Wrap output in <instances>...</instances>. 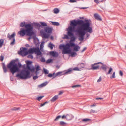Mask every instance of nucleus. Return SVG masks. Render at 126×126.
Instances as JSON below:
<instances>
[{
	"mask_svg": "<svg viewBox=\"0 0 126 126\" xmlns=\"http://www.w3.org/2000/svg\"><path fill=\"white\" fill-rule=\"evenodd\" d=\"M25 46L26 47H30V46H29V45L28 44H26L25 45Z\"/></svg>",
	"mask_w": 126,
	"mask_h": 126,
	"instance_id": "obj_60",
	"label": "nucleus"
},
{
	"mask_svg": "<svg viewBox=\"0 0 126 126\" xmlns=\"http://www.w3.org/2000/svg\"><path fill=\"white\" fill-rule=\"evenodd\" d=\"M2 68L4 72L5 73H6L7 72V69L4 63H2Z\"/></svg>",
	"mask_w": 126,
	"mask_h": 126,
	"instance_id": "obj_20",
	"label": "nucleus"
},
{
	"mask_svg": "<svg viewBox=\"0 0 126 126\" xmlns=\"http://www.w3.org/2000/svg\"><path fill=\"white\" fill-rule=\"evenodd\" d=\"M50 39L52 40H53L54 39V37L53 36H51L50 37Z\"/></svg>",
	"mask_w": 126,
	"mask_h": 126,
	"instance_id": "obj_59",
	"label": "nucleus"
},
{
	"mask_svg": "<svg viewBox=\"0 0 126 126\" xmlns=\"http://www.w3.org/2000/svg\"><path fill=\"white\" fill-rule=\"evenodd\" d=\"M54 46V45L51 42H50V43H49L48 45L49 47L51 49H52L53 48V47Z\"/></svg>",
	"mask_w": 126,
	"mask_h": 126,
	"instance_id": "obj_27",
	"label": "nucleus"
},
{
	"mask_svg": "<svg viewBox=\"0 0 126 126\" xmlns=\"http://www.w3.org/2000/svg\"><path fill=\"white\" fill-rule=\"evenodd\" d=\"M80 65L81 66V68H84V64L83 63H81L80 64Z\"/></svg>",
	"mask_w": 126,
	"mask_h": 126,
	"instance_id": "obj_45",
	"label": "nucleus"
},
{
	"mask_svg": "<svg viewBox=\"0 0 126 126\" xmlns=\"http://www.w3.org/2000/svg\"><path fill=\"white\" fill-rule=\"evenodd\" d=\"M20 108L19 107L16 108L14 107L13 108L11 109V110L12 111H17L19 110H20Z\"/></svg>",
	"mask_w": 126,
	"mask_h": 126,
	"instance_id": "obj_26",
	"label": "nucleus"
},
{
	"mask_svg": "<svg viewBox=\"0 0 126 126\" xmlns=\"http://www.w3.org/2000/svg\"><path fill=\"white\" fill-rule=\"evenodd\" d=\"M87 49V48L86 47H84L83 49L81 51V52H83L85 50Z\"/></svg>",
	"mask_w": 126,
	"mask_h": 126,
	"instance_id": "obj_55",
	"label": "nucleus"
},
{
	"mask_svg": "<svg viewBox=\"0 0 126 126\" xmlns=\"http://www.w3.org/2000/svg\"><path fill=\"white\" fill-rule=\"evenodd\" d=\"M113 69L111 67H110L109 68L108 71V72L106 73V74H110L111 72L112 71Z\"/></svg>",
	"mask_w": 126,
	"mask_h": 126,
	"instance_id": "obj_32",
	"label": "nucleus"
},
{
	"mask_svg": "<svg viewBox=\"0 0 126 126\" xmlns=\"http://www.w3.org/2000/svg\"><path fill=\"white\" fill-rule=\"evenodd\" d=\"M98 0H94V2L97 4L99 3V2Z\"/></svg>",
	"mask_w": 126,
	"mask_h": 126,
	"instance_id": "obj_49",
	"label": "nucleus"
},
{
	"mask_svg": "<svg viewBox=\"0 0 126 126\" xmlns=\"http://www.w3.org/2000/svg\"><path fill=\"white\" fill-rule=\"evenodd\" d=\"M44 97V96H39L37 97L36 98V99L38 100L39 101H40Z\"/></svg>",
	"mask_w": 126,
	"mask_h": 126,
	"instance_id": "obj_35",
	"label": "nucleus"
},
{
	"mask_svg": "<svg viewBox=\"0 0 126 126\" xmlns=\"http://www.w3.org/2000/svg\"><path fill=\"white\" fill-rule=\"evenodd\" d=\"M47 76L48 77H50V78H51V77H52L53 76H52V74H51V73L49 74H48V75Z\"/></svg>",
	"mask_w": 126,
	"mask_h": 126,
	"instance_id": "obj_47",
	"label": "nucleus"
},
{
	"mask_svg": "<svg viewBox=\"0 0 126 126\" xmlns=\"http://www.w3.org/2000/svg\"><path fill=\"white\" fill-rule=\"evenodd\" d=\"M86 39H87L90 36V34H89L87 33L86 34Z\"/></svg>",
	"mask_w": 126,
	"mask_h": 126,
	"instance_id": "obj_52",
	"label": "nucleus"
},
{
	"mask_svg": "<svg viewBox=\"0 0 126 126\" xmlns=\"http://www.w3.org/2000/svg\"><path fill=\"white\" fill-rule=\"evenodd\" d=\"M81 85H76L73 86V88H74L77 87H81Z\"/></svg>",
	"mask_w": 126,
	"mask_h": 126,
	"instance_id": "obj_41",
	"label": "nucleus"
},
{
	"mask_svg": "<svg viewBox=\"0 0 126 126\" xmlns=\"http://www.w3.org/2000/svg\"><path fill=\"white\" fill-rule=\"evenodd\" d=\"M94 17L95 19L99 21H102V19L100 15L97 13H95L94 14Z\"/></svg>",
	"mask_w": 126,
	"mask_h": 126,
	"instance_id": "obj_16",
	"label": "nucleus"
},
{
	"mask_svg": "<svg viewBox=\"0 0 126 126\" xmlns=\"http://www.w3.org/2000/svg\"><path fill=\"white\" fill-rule=\"evenodd\" d=\"M72 70H74L75 71H80V70L79 68L78 67H76L74 68L73 69L71 68Z\"/></svg>",
	"mask_w": 126,
	"mask_h": 126,
	"instance_id": "obj_38",
	"label": "nucleus"
},
{
	"mask_svg": "<svg viewBox=\"0 0 126 126\" xmlns=\"http://www.w3.org/2000/svg\"><path fill=\"white\" fill-rule=\"evenodd\" d=\"M71 21V25L75 27L74 31L76 35L79 37L78 39L82 41L86 33L88 32L91 33L93 31L92 24L88 19L74 20Z\"/></svg>",
	"mask_w": 126,
	"mask_h": 126,
	"instance_id": "obj_1",
	"label": "nucleus"
},
{
	"mask_svg": "<svg viewBox=\"0 0 126 126\" xmlns=\"http://www.w3.org/2000/svg\"><path fill=\"white\" fill-rule=\"evenodd\" d=\"M47 82H45L42 83L39 85V87H44L46 85L48 84Z\"/></svg>",
	"mask_w": 126,
	"mask_h": 126,
	"instance_id": "obj_21",
	"label": "nucleus"
},
{
	"mask_svg": "<svg viewBox=\"0 0 126 126\" xmlns=\"http://www.w3.org/2000/svg\"><path fill=\"white\" fill-rule=\"evenodd\" d=\"M91 67V68L89 69L96 70L99 69L100 70L102 69L106 72L107 69V65L101 62L95 63L94 64H92Z\"/></svg>",
	"mask_w": 126,
	"mask_h": 126,
	"instance_id": "obj_6",
	"label": "nucleus"
},
{
	"mask_svg": "<svg viewBox=\"0 0 126 126\" xmlns=\"http://www.w3.org/2000/svg\"><path fill=\"white\" fill-rule=\"evenodd\" d=\"M90 120V119L88 118H85L82 119V121L83 122H86L88 121H89Z\"/></svg>",
	"mask_w": 126,
	"mask_h": 126,
	"instance_id": "obj_39",
	"label": "nucleus"
},
{
	"mask_svg": "<svg viewBox=\"0 0 126 126\" xmlns=\"http://www.w3.org/2000/svg\"><path fill=\"white\" fill-rule=\"evenodd\" d=\"M63 93V92L62 91H60L59 92V93L58 94V95H60L61 94H62Z\"/></svg>",
	"mask_w": 126,
	"mask_h": 126,
	"instance_id": "obj_57",
	"label": "nucleus"
},
{
	"mask_svg": "<svg viewBox=\"0 0 126 126\" xmlns=\"http://www.w3.org/2000/svg\"><path fill=\"white\" fill-rule=\"evenodd\" d=\"M52 24L54 26H58L59 25V22H55L53 21H51Z\"/></svg>",
	"mask_w": 126,
	"mask_h": 126,
	"instance_id": "obj_25",
	"label": "nucleus"
},
{
	"mask_svg": "<svg viewBox=\"0 0 126 126\" xmlns=\"http://www.w3.org/2000/svg\"><path fill=\"white\" fill-rule=\"evenodd\" d=\"M38 77L37 76H34L33 77V79L34 80H35L37 79Z\"/></svg>",
	"mask_w": 126,
	"mask_h": 126,
	"instance_id": "obj_43",
	"label": "nucleus"
},
{
	"mask_svg": "<svg viewBox=\"0 0 126 126\" xmlns=\"http://www.w3.org/2000/svg\"><path fill=\"white\" fill-rule=\"evenodd\" d=\"M104 1V0H100V1H99L100 3V2H103Z\"/></svg>",
	"mask_w": 126,
	"mask_h": 126,
	"instance_id": "obj_63",
	"label": "nucleus"
},
{
	"mask_svg": "<svg viewBox=\"0 0 126 126\" xmlns=\"http://www.w3.org/2000/svg\"><path fill=\"white\" fill-rule=\"evenodd\" d=\"M30 23L26 24L24 21L21 23L20 27H25V28H21L18 32V33L20 34L21 36H24L25 35L30 36Z\"/></svg>",
	"mask_w": 126,
	"mask_h": 126,
	"instance_id": "obj_4",
	"label": "nucleus"
},
{
	"mask_svg": "<svg viewBox=\"0 0 126 126\" xmlns=\"http://www.w3.org/2000/svg\"><path fill=\"white\" fill-rule=\"evenodd\" d=\"M69 48L73 47L74 50L75 51H78L79 50V49L80 48V47L78 45H76L75 44V45H74L73 46L70 45L69 46Z\"/></svg>",
	"mask_w": 126,
	"mask_h": 126,
	"instance_id": "obj_15",
	"label": "nucleus"
},
{
	"mask_svg": "<svg viewBox=\"0 0 126 126\" xmlns=\"http://www.w3.org/2000/svg\"><path fill=\"white\" fill-rule=\"evenodd\" d=\"M4 40L3 39H0V47L1 48L2 47L4 43Z\"/></svg>",
	"mask_w": 126,
	"mask_h": 126,
	"instance_id": "obj_23",
	"label": "nucleus"
},
{
	"mask_svg": "<svg viewBox=\"0 0 126 126\" xmlns=\"http://www.w3.org/2000/svg\"><path fill=\"white\" fill-rule=\"evenodd\" d=\"M15 32H13V34L11 35H10L9 33H8L7 37V38H8L9 40H11L12 38L13 39V41L11 42L10 45H13L15 43V39L14 38L15 36Z\"/></svg>",
	"mask_w": 126,
	"mask_h": 126,
	"instance_id": "obj_13",
	"label": "nucleus"
},
{
	"mask_svg": "<svg viewBox=\"0 0 126 126\" xmlns=\"http://www.w3.org/2000/svg\"><path fill=\"white\" fill-rule=\"evenodd\" d=\"M43 72L46 74H47L48 73V71L45 68H44L43 69Z\"/></svg>",
	"mask_w": 126,
	"mask_h": 126,
	"instance_id": "obj_33",
	"label": "nucleus"
},
{
	"mask_svg": "<svg viewBox=\"0 0 126 126\" xmlns=\"http://www.w3.org/2000/svg\"><path fill=\"white\" fill-rule=\"evenodd\" d=\"M72 118V115L71 114H67L66 115V119L68 120H71Z\"/></svg>",
	"mask_w": 126,
	"mask_h": 126,
	"instance_id": "obj_19",
	"label": "nucleus"
},
{
	"mask_svg": "<svg viewBox=\"0 0 126 126\" xmlns=\"http://www.w3.org/2000/svg\"><path fill=\"white\" fill-rule=\"evenodd\" d=\"M102 78L101 77H100L99 78V79L97 81V82H100Z\"/></svg>",
	"mask_w": 126,
	"mask_h": 126,
	"instance_id": "obj_46",
	"label": "nucleus"
},
{
	"mask_svg": "<svg viewBox=\"0 0 126 126\" xmlns=\"http://www.w3.org/2000/svg\"><path fill=\"white\" fill-rule=\"evenodd\" d=\"M87 8V7H83L81 8H80L81 9H86Z\"/></svg>",
	"mask_w": 126,
	"mask_h": 126,
	"instance_id": "obj_61",
	"label": "nucleus"
},
{
	"mask_svg": "<svg viewBox=\"0 0 126 126\" xmlns=\"http://www.w3.org/2000/svg\"><path fill=\"white\" fill-rule=\"evenodd\" d=\"M35 44H36V46L37 47H39V46L40 43L39 42H38L36 44V43H35Z\"/></svg>",
	"mask_w": 126,
	"mask_h": 126,
	"instance_id": "obj_54",
	"label": "nucleus"
},
{
	"mask_svg": "<svg viewBox=\"0 0 126 126\" xmlns=\"http://www.w3.org/2000/svg\"><path fill=\"white\" fill-rule=\"evenodd\" d=\"M68 35H64V37L63 38L64 39H68Z\"/></svg>",
	"mask_w": 126,
	"mask_h": 126,
	"instance_id": "obj_42",
	"label": "nucleus"
},
{
	"mask_svg": "<svg viewBox=\"0 0 126 126\" xmlns=\"http://www.w3.org/2000/svg\"><path fill=\"white\" fill-rule=\"evenodd\" d=\"M10 79L11 81H13V77H10Z\"/></svg>",
	"mask_w": 126,
	"mask_h": 126,
	"instance_id": "obj_62",
	"label": "nucleus"
},
{
	"mask_svg": "<svg viewBox=\"0 0 126 126\" xmlns=\"http://www.w3.org/2000/svg\"><path fill=\"white\" fill-rule=\"evenodd\" d=\"M70 26H69L68 28L67 29V35L70 37V40L69 43H68V46L71 45L73 46L75 45L74 42L76 39V37L74 36L73 33L75 32L74 30H75V27L73 25H71V21H70Z\"/></svg>",
	"mask_w": 126,
	"mask_h": 126,
	"instance_id": "obj_5",
	"label": "nucleus"
},
{
	"mask_svg": "<svg viewBox=\"0 0 126 126\" xmlns=\"http://www.w3.org/2000/svg\"><path fill=\"white\" fill-rule=\"evenodd\" d=\"M4 58V57L3 56H2V55H1L0 56V60L1 61H2Z\"/></svg>",
	"mask_w": 126,
	"mask_h": 126,
	"instance_id": "obj_48",
	"label": "nucleus"
},
{
	"mask_svg": "<svg viewBox=\"0 0 126 126\" xmlns=\"http://www.w3.org/2000/svg\"><path fill=\"white\" fill-rule=\"evenodd\" d=\"M119 74L121 76H122L123 75V73L121 70L119 71Z\"/></svg>",
	"mask_w": 126,
	"mask_h": 126,
	"instance_id": "obj_51",
	"label": "nucleus"
},
{
	"mask_svg": "<svg viewBox=\"0 0 126 126\" xmlns=\"http://www.w3.org/2000/svg\"><path fill=\"white\" fill-rule=\"evenodd\" d=\"M27 58H30L32 59L33 58V57L32 55V54H29L27 56Z\"/></svg>",
	"mask_w": 126,
	"mask_h": 126,
	"instance_id": "obj_37",
	"label": "nucleus"
},
{
	"mask_svg": "<svg viewBox=\"0 0 126 126\" xmlns=\"http://www.w3.org/2000/svg\"><path fill=\"white\" fill-rule=\"evenodd\" d=\"M91 113H94L95 112V111L92 109H91L90 110Z\"/></svg>",
	"mask_w": 126,
	"mask_h": 126,
	"instance_id": "obj_50",
	"label": "nucleus"
},
{
	"mask_svg": "<svg viewBox=\"0 0 126 126\" xmlns=\"http://www.w3.org/2000/svg\"><path fill=\"white\" fill-rule=\"evenodd\" d=\"M58 95H55L51 99V100L52 102H54L58 99Z\"/></svg>",
	"mask_w": 126,
	"mask_h": 126,
	"instance_id": "obj_22",
	"label": "nucleus"
},
{
	"mask_svg": "<svg viewBox=\"0 0 126 126\" xmlns=\"http://www.w3.org/2000/svg\"><path fill=\"white\" fill-rule=\"evenodd\" d=\"M28 54L34 53L37 56H40V57H42V53L39 47L30 48L28 50Z\"/></svg>",
	"mask_w": 126,
	"mask_h": 126,
	"instance_id": "obj_8",
	"label": "nucleus"
},
{
	"mask_svg": "<svg viewBox=\"0 0 126 126\" xmlns=\"http://www.w3.org/2000/svg\"><path fill=\"white\" fill-rule=\"evenodd\" d=\"M21 51H18V53L23 56H24L28 54L27 49L25 47H21L20 49Z\"/></svg>",
	"mask_w": 126,
	"mask_h": 126,
	"instance_id": "obj_11",
	"label": "nucleus"
},
{
	"mask_svg": "<svg viewBox=\"0 0 126 126\" xmlns=\"http://www.w3.org/2000/svg\"><path fill=\"white\" fill-rule=\"evenodd\" d=\"M40 61L41 62H44L46 61V60L45 58L43 57H41L40 60Z\"/></svg>",
	"mask_w": 126,
	"mask_h": 126,
	"instance_id": "obj_40",
	"label": "nucleus"
},
{
	"mask_svg": "<svg viewBox=\"0 0 126 126\" xmlns=\"http://www.w3.org/2000/svg\"><path fill=\"white\" fill-rule=\"evenodd\" d=\"M103 99V98H101V97H99V98H97L95 99L96 100H99V99Z\"/></svg>",
	"mask_w": 126,
	"mask_h": 126,
	"instance_id": "obj_56",
	"label": "nucleus"
},
{
	"mask_svg": "<svg viewBox=\"0 0 126 126\" xmlns=\"http://www.w3.org/2000/svg\"><path fill=\"white\" fill-rule=\"evenodd\" d=\"M45 105V104L44 103L43 104H41L40 105V106L41 107H42V106H44V105Z\"/></svg>",
	"mask_w": 126,
	"mask_h": 126,
	"instance_id": "obj_58",
	"label": "nucleus"
},
{
	"mask_svg": "<svg viewBox=\"0 0 126 126\" xmlns=\"http://www.w3.org/2000/svg\"><path fill=\"white\" fill-rule=\"evenodd\" d=\"M59 123L60 125L62 126H64L66 124V123L63 121H60Z\"/></svg>",
	"mask_w": 126,
	"mask_h": 126,
	"instance_id": "obj_28",
	"label": "nucleus"
},
{
	"mask_svg": "<svg viewBox=\"0 0 126 126\" xmlns=\"http://www.w3.org/2000/svg\"><path fill=\"white\" fill-rule=\"evenodd\" d=\"M22 66L18 58L12 60L7 65L8 69L13 75L16 73L19 72Z\"/></svg>",
	"mask_w": 126,
	"mask_h": 126,
	"instance_id": "obj_3",
	"label": "nucleus"
},
{
	"mask_svg": "<svg viewBox=\"0 0 126 126\" xmlns=\"http://www.w3.org/2000/svg\"><path fill=\"white\" fill-rule=\"evenodd\" d=\"M44 43L45 42L44 41H43L41 42L40 46V48L41 49H42L43 48L44 45Z\"/></svg>",
	"mask_w": 126,
	"mask_h": 126,
	"instance_id": "obj_31",
	"label": "nucleus"
},
{
	"mask_svg": "<svg viewBox=\"0 0 126 126\" xmlns=\"http://www.w3.org/2000/svg\"><path fill=\"white\" fill-rule=\"evenodd\" d=\"M52 27L48 26L44 28V31L41 30L40 32L42 36L43 39L48 38L52 33Z\"/></svg>",
	"mask_w": 126,
	"mask_h": 126,
	"instance_id": "obj_7",
	"label": "nucleus"
},
{
	"mask_svg": "<svg viewBox=\"0 0 126 126\" xmlns=\"http://www.w3.org/2000/svg\"><path fill=\"white\" fill-rule=\"evenodd\" d=\"M54 13L55 14H57L59 12V10L57 8H54L53 10Z\"/></svg>",
	"mask_w": 126,
	"mask_h": 126,
	"instance_id": "obj_29",
	"label": "nucleus"
},
{
	"mask_svg": "<svg viewBox=\"0 0 126 126\" xmlns=\"http://www.w3.org/2000/svg\"><path fill=\"white\" fill-rule=\"evenodd\" d=\"M72 71V69L71 68H70L66 70L63 72H59L55 74V76L53 77V78L56 77V76L59 75H63L65 74L69 73Z\"/></svg>",
	"mask_w": 126,
	"mask_h": 126,
	"instance_id": "obj_12",
	"label": "nucleus"
},
{
	"mask_svg": "<svg viewBox=\"0 0 126 126\" xmlns=\"http://www.w3.org/2000/svg\"><path fill=\"white\" fill-rule=\"evenodd\" d=\"M69 48L68 45V43L66 44V45L64 44H62L60 45L59 46V49L63 50L62 51V53L63 51L64 50L65 51H67Z\"/></svg>",
	"mask_w": 126,
	"mask_h": 126,
	"instance_id": "obj_14",
	"label": "nucleus"
},
{
	"mask_svg": "<svg viewBox=\"0 0 126 126\" xmlns=\"http://www.w3.org/2000/svg\"><path fill=\"white\" fill-rule=\"evenodd\" d=\"M40 70V67L39 65H36L34 67L26 65V68L21 70L20 73L16 75V77L21 79H26L31 77L30 71L32 73L35 72L36 75H37L39 73L38 71Z\"/></svg>",
	"mask_w": 126,
	"mask_h": 126,
	"instance_id": "obj_2",
	"label": "nucleus"
},
{
	"mask_svg": "<svg viewBox=\"0 0 126 126\" xmlns=\"http://www.w3.org/2000/svg\"><path fill=\"white\" fill-rule=\"evenodd\" d=\"M40 27L42 28L45 27H46L47 26V23L44 22H40Z\"/></svg>",
	"mask_w": 126,
	"mask_h": 126,
	"instance_id": "obj_18",
	"label": "nucleus"
},
{
	"mask_svg": "<svg viewBox=\"0 0 126 126\" xmlns=\"http://www.w3.org/2000/svg\"><path fill=\"white\" fill-rule=\"evenodd\" d=\"M72 49L71 48H69L67 51L63 50L62 52V54H69L70 56L72 57H75V55H77L76 52L72 51Z\"/></svg>",
	"mask_w": 126,
	"mask_h": 126,
	"instance_id": "obj_10",
	"label": "nucleus"
},
{
	"mask_svg": "<svg viewBox=\"0 0 126 126\" xmlns=\"http://www.w3.org/2000/svg\"><path fill=\"white\" fill-rule=\"evenodd\" d=\"M25 62L26 64V65H31L32 63V61L29 60H27L25 61Z\"/></svg>",
	"mask_w": 126,
	"mask_h": 126,
	"instance_id": "obj_24",
	"label": "nucleus"
},
{
	"mask_svg": "<svg viewBox=\"0 0 126 126\" xmlns=\"http://www.w3.org/2000/svg\"><path fill=\"white\" fill-rule=\"evenodd\" d=\"M61 117V115H58L57 116L56 118L54 119V121H58L59 119H60V118Z\"/></svg>",
	"mask_w": 126,
	"mask_h": 126,
	"instance_id": "obj_34",
	"label": "nucleus"
},
{
	"mask_svg": "<svg viewBox=\"0 0 126 126\" xmlns=\"http://www.w3.org/2000/svg\"><path fill=\"white\" fill-rule=\"evenodd\" d=\"M30 37L31 36H34L35 35V33L33 30V27H35L38 28H39L41 27L40 24L38 23L34 22L33 23H30Z\"/></svg>",
	"mask_w": 126,
	"mask_h": 126,
	"instance_id": "obj_9",
	"label": "nucleus"
},
{
	"mask_svg": "<svg viewBox=\"0 0 126 126\" xmlns=\"http://www.w3.org/2000/svg\"><path fill=\"white\" fill-rule=\"evenodd\" d=\"M61 117L62 119H64V118H66V115L65 116V115H63L62 116H61Z\"/></svg>",
	"mask_w": 126,
	"mask_h": 126,
	"instance_id": "obj_53",
	"label": "nucleus"
},
{
	"mask_svg": "<svg viewBox=\"0 0 126 126\" xmlns=\"http://www.w3.org/2000/svg\"><path fill=\"white\" fill-rule=\"evenodd\" d=\"M69 2L71 3H74L77 2L76 0H70Z\"/></svg>",
	"mask_w": 126,
	"mask_h": 126,
	"instance_id": "obj_44",
	"label": "nucleus"
},
{
	"mask_svg": "<svg viewBox=\"0 0 126 126\" xmlns=\"http://www.w3.org/2000/svg\"><path fill=\"white\" fill-rule=\"evenodd\" d=\"M53 61V60L51 59H49L46 61V63L48 64L51 63Z\"/></svg>",
	"mask_w": 126,
	"mask_h": 126,
	"instance_id": "obj_30",
	"label": "nucleus"
},
{
	"mask_svg": "<svg viewBox=\"0 0 126 126\" xmlns=\"http://www.w3.org/2000/svg\"><path fill=\"white\" fill-rule=\"evenodd\" d=\"M52 74V76L53 77V76H55V73H53V74Z\"/></svg>",
	"mask_w": 126,
	"mask_h": 126,
	"instance_id": "obj_64",
	"label": "nucleus"
},
{
	"mask_svg": "<svg viewBox=\"0 0 126 126\" xmlns=\"http://www.w3.org/2000/svg\"><path fill=\"white\" fill-rule=\"evenodd\" d=\"M50 54L54 57H57L58 55V53L55 51H51L50 52Z\"/></svg>",
	"mask_w": 126,
	"mask_h": 126,
	"instance_id": "obj_17",
	"label": "nucleus"
},
{
	"mask_svg": "<svg viewBox=\"0 0 126 126\" xmlns=\"http://www.w3.org/2000/svg\"><path fill=\"white\" fill-rule=\"evenodd\" d=\"M115 77V72H114L112 75L110 77V78L111 79H112L113 78H114Z\"/></svg>",
	"mask_w": 126,
	"mask_h": 126,
	"instance_id": "obj_36",
	"label": "nucleus"
}]
</instances>
